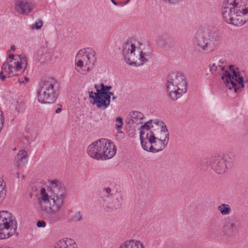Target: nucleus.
<instances>
[{
	"instance_id": "19",
	"label": "nucleus",
	"mask_w": 248,
	"mask_h": 248,
	"mask_svg": "<svg viewBox=\"0 0 248 248\" xmlns=\"http://www.w3.org/2000/svg\"><path fill=\"white\" fill-rule=\"evenodd\" d=\"M28 155L25 150L18 151L15 157V165L17 167L24 166L28 161Z\"/></svg>"
},
{
	"instance_id": "1",
	"label": "nucleus",
	"mask_w": 248,
	"mask_h": 248,
	"mask_svg": "<svg viewBox=\"0 0 248 248\" xmlns=\"http://www.w3.org/2000/svg\"><path fill=\"white\" fill-rule=\"evenodd\" d=\"M36 196L40 210L44 213L51 215L49 217L50 223L61 220L60 216L57 213L62 210L63 206L66 192L58 181L53 180L49 187L38 189Z\"/></svg>"
},
{
	"instance_id": "37",
	"label": "nucleus",
	"mask_w": 248,
	"mask_h": 248,
	"mask_svg": "<svg viewBox=\"0 0 248 248\" xmlns=\"http://www.w3.org/2000/svg\"><path fill=\"white\" fill-rule=\"evenodd\" d=\"M115 5H118V3L115 2L114 0H110Z\"/></svg>"
},
{
	"instance_id": "14",
	"label": "nucleus",
	"mask_w": 248,
	"mask_h": 248,
	"mask_svg": "<svg viewBox=\"0 0 248 248\" xmlns=\"http://www.w3.org/2000/svg\"><path fill=\"white\" fill-rule=\"evenodd\" d=\"M132 65L140 66L147 62L152 55L151 47L148 45H145L136 40L134 49L133 54Z\"/></svg>"
},
{
	"instance_id": "3",
	"label": "nucleus",
	"mask_w": 248,
	"mask_h": 248,
	"mask_svg": "<svg viewBox=\"0 0 248 248\" xmlns=\"http://www.w3.org/2000/svg\"><path fill=\"white\" fill-rule=\"evenodd\" d=\"M210 71L212 72L221 71L222 79L224 84L230 90L233 89L235 92H237L244 87V80L240 75L238 69H235L232 65L225 67L224 65H216L211 63L209 65Z\"/></svg>"
},
{
	"instance_id": "25",
	"label": "nucleus",
	"mask_w": 248,
	"mask_h": 248,
	"mask_svg": "<svg viewBox=\"0 0 248 248\" xmlns=\"http://www.w3.org/2000/svg\"><path fill=\"white\" fill-rule=\"evenodd\" d=\"M218 211H220L221 215L223 216L228 215L231 212V208L227 204L223 203L218 206Z\"/></svg>"
},
{
	"instance_id": "11",
	"label": "nucleus",
	"mask_w": 248,
	"mask_h": 248,
	"mask_svg": "<svg viewBox=\"0 0 248 248\" xmlns=\"http://www.w3.org/2000/svg\"><path fill=\"white\" fill-rule=\"evenodd\" d=\"M56 82L52 78L43 81L40 85L37 99L41 103H52L57 99V92L55 88Z\"/></svg>"
},
{
	"instance_id": "7",
	"label": "nucleus",
	"mask_w": 248,
	"mask_h": 248,
	"mask_svg": "<svg viewBox=\"0 0 248 248\" xmlns=\"http://www.w3.org/2000/svg\"><path fill=\"white\" fill-rule=\"evenodd\" d=\"M27 65V59L23 55L10 54L2 66L0 72V78L4 72L8 74V77H13L23 73Z\"/></svg>"
},
{
	"instance_id": "28",
	"label": "nucleus",
	"mask_w": 248,
	"mask_h": 248,
	"mask_svg": "<svg viewBox=\"0 0 248 248\" xmlns=\"http://www.w3.org/2000/svg\"><path fill=\"white\" fill-rule=\"evenodd\" d=\"M82 215L80 212L75 213L72 217V220L73 222H78L82 220Z\"/></svg>"
},
{
	"instance_id": "35",
	"label": "nucleus",
	"mask_w": 248,
	"mask_h": 248,
	"mask_svg": "<svg viewBox=\"0 0 248 248\" xmlns=\"http://www.w3.org/2000/svg\"><path fill=\"white\" fill-rule=\"evenodd\" d=\"M16 49V47L15 46H12L10 48V50L14 51Z\"/></svg>"
},
{
	"instance_id": "27",
	"label": "nucleus",
	"mask_w": 248,
	"mask_h": 248,
	"mask_svg": "<svg viewBox=\"0 0 248 248\" xmlns=\"http://www.w3.org/2000/svg\"><path fill=\"white\" fill-rule=\"evenodd\" d=\"M104 191L105 192L107 195V199L109 198V197H113L115 194H117V193H114V190L109 187H105Z\"/></svg>"
},
{
	"instance_id": "36",
	"label": "nucleus",
	"mask_w": 248,
	"mask_h": 248,
	"mask_svg": "<svg viewBox=\"0 0 248 248\" xmlns=\"http://www.w3.org/2000/svg\"><path fill=\"white\" fill-rule=\"evenodd\" d=\"M5 78H6V76H5V75H4L0 77V79L3 81H4L5 79Z\"/></svg>"
},
{
	"instance_id": "41",
	"label": "nucleus",
	"mask_w": 248,
	"mask_h": 248,
	"mask_svg": "<svg viewBox=\"0 0 248 248\" xmlns=\"http://www.w3.org/2000/svg\"><path fill=\"white\" fill-rule=\"evenodd\" d=\"M223 62H222L220 61V63H222Z\"/></svg>"
},
{
	"instance_id": "22",
	"label": "nucleus",
	"mask_w": 248,
	"mask_h": 248,
	"mask_svg": "<svg viewBox=\"0 0 248 248\" xmlns=\"http://www.w3.org/2000/svg\"><path fill=\"white\" fill-rule=\"evenodd\" d=\"M118 248H145V247L140 241L130 239L124 242Z\"/></svg>"
},
{
	"instance_id": "17",
	"label": "nucleus",
	"mask_w": 248,
	"mask_h": 248,
	"mask_svg": "<svg viewBox=\"0 0 248 248\" xmlns=\"http://www.w3.org/2000/svg\"><path fill=\"white\" fill-rule=\"evenodd\" d=\"M31 0H16L15 9L20 14L28 15L34 8Z\"/></svg>"
},
{
	"instance_id": "2",
	"label": "nucleus",
	"mask_w": 248,
	"mask_h": 248,
	"mask_svg": "<svg viewBox=\"0 0 248 248\" xmlns=\"http://www.w3.org/2000/svg\"><path fill=\"white\" fill-rule=\"evenodd\" d=\"M222 13L227 23L241 26L246 21V16L248 10L242 6L239 0H227L223 6Z\"/></svg>"
},
{
	"instance_id": "10",
	"label": "nucleus",
	"mask_w": 248,
	"mask_h": 248,
	"mask_svg": "<svg viewBox=\"0 0 248 248\" xmlns=\"http://www.w3.org/2000/svg\"><path fill=\"white\" fill-rule=\"evenodd\" d=\"M16 228V222L12 214L7 211H0V239L14 235Z\"/></svg>"
},
{
	"instance_id": "18",
	"label": "nucleus",
	"mask_w": 248,
	"mask_h": 248,
	"mask_svg": "<svg viewBox=\"0 0 248 248\" xmlns=\"http://www.w3.org/2000/svg\"><path fill=\"white\" fill-rule=\"evenodd\" d=\"M122 201L123 197L120 194H115L113 197L106 199L107 202L104 205V209L108 212L117 210L120 207Z\"/></svg>"
},
{
	"instance_id": "38",
	"label": "nucleus",
	"mask_w": 248,
	"mask_h": 248,
	"mask_svg": "<svg viewBox=\"0 0 248 248\" xmlns=\"http://www.w3.org/2000/svg\"><path fill=\"white\" fill-rule=\"evenodd\" d=\"M130 0H126L125 1H124V4L125 5V4H127L129 1H130Z\"/></svg>"
},
{
	"instance_id": "32",
	"label": "nucleus",
	"mask_w": 248,
	"mask_h": 248,
	"mask_svg": "<svg viewBox=\"0 0 248 248\" xmlns=\"http://www.w3.org/2000/svg\"><path fill=\"white\" fill-rule=\"evenodd\" d=\"M46 225V222L42 220V221H38L37 222V226L38 227H45Z\"/></svg>"
},
{
	"instance_id": "40",
	"label": "nucleus",
	"mask_w": 248,
	"mask_h": 248,
	"mask_svg": "<svg viewBox=\"0 0 248 248\" xmlns=\"http://www.w3.org/2000/svg\"><path fill=\"white\" fill-rule=\"evenodd\" d=\"M19 81L20 83H23L24 82V81L23 80L19 79Z\"/></svg>"
},
{
	"instance_id": "6",
	"label": "nucleus",
	"mask_w": 248,
	"mask_h": 248,
	"mask_svg": "<svg viewBox=\"0 0 248 248\" xmlns=\"http://www.w3.org/2000/svg\"><path fill=\"white\" fill-rule=\"evenodd\" d=\"M187 91V83L185 77L180 73L170 75L166 83V92L168 96L176 100Z\"/></svg>"
},
{
	"instance_id": "23",
	"label": "nucleus",
	"mask_w": 248,
	"mask_h": 248,
	"mask_svg": "<svg viewBox=\"0 0 248 248\" xmlns=\"http://www.w3.org/2000/svg\"><path fill=\"white\" fill-rule=\"evenodd\" d=\"M224 230L228 233H234L236 231V223L232 220L226 221L224 225Z\"/></svg>"
},
{
	"instance_id": "29",
	"label": "nucleus",
	"mask_w": 248,
	"mask_h": 248,
	"mask_svg": "<svg viewBox=\"0 0 248 248\" xmlns=\"http://www.w3.org/2000/svg\"><path fill=\"white\" fill-rule=\"evenodd\" d=\"M43 26V21L41 20H38L34 24L32 25V29L39 30Z\"/></svg>"
},
{
	"instance_id": "33",
	"label": "nucleus",
	"mask_w": 248,
	"mask_h": 248,
	"mask_svg": "<svg viewBox=\"0 0 248 248\" xmlns=\"http://www.w3.org/2000/svg\"><path fill=\"white\" fill-rule=\"evenodd\" d=\"M16 175V177L19 179H21V180H23L25 177L24 175L20 174L19 172H17Z\"/></svg>"
},
{
	"instance_id": "21",
	"label": "nucleus",
	"mask_w": 248,
	"mask_h": 248,
	"mask_svg": "<svg viewBox=\"0 0 248 248\" xmlns=\"http://www.w3.org/2000/svg\"><path fill=\"white\" fill-rule=\"evenodd\" d=\"M57 248H78L74 240L70 238H64L57 243Z\"/></svg>"
},
{
	"instance_id": "34",
	"label": "nucleus",
	"mask_w": 248,
	"mask_h": 248,
	"mask_svg": "<svg viewBox=\"0 0 248 248\" xmlns=\"http://www.w3.org/2000/svg\"><path fill=\"white\" fill-rule=\"evenodd\" d=\"M62 110V109L61 108H58L56 110V112L57 113H60Z\"/></svg>"
},
{
	"instance_id": "39",
	"label": "nucleus",
	"mask_w": 248,
	"mask_h": 248,
	"mask_svg": "<svg viewBox=\"0 0 248 248\" xmlns=\"http://www.w3.org/2000/svg\"><path fill=\"white\" fill-rule=\"evenodd\" d=\"M24 78L26 81V82L28 81V78H27L24 77Z\"/></svg>"
},
{
	"instance_id": "31",
	"label": "nucleus",
	"mask_w": 248,
	"mask_h": 248,
	"mask_svg": "<svg viewBox=\"0 0 248 248\" xmlns=\"http://www.w3.org/2000/svg\"><path fill=\"white\" fill-rule=\"evenodd\" d=\"M4 118L3 117L2 112L0 110V132H1L2 128L3 126Z\"/></svg>"
},
{
	"instance_id": "30",
	"label": "nucleus",
	"mask_w": 248,
	"mask_h": 248,
	"mask_svg": "<svg viewBox=\"0 0 248 248\" xmlns=\"http://www.w3.org/2000/svg\"><path fill=\"white\" fill-rule=\"evenodd\" d=\"M157 43L159 46H163L166 44L165 37L163 35H161L158 37L157 39Z\"/></svg>"
},
{
	"instance_id": "24",
	"label": "nucleus",
	"mask_w": 248,
	"mask_h": 248,
	"mask_svg": "<svg viewBox=\"0 0 248 248\" xmlns=\"http://www.w3.org/2000/svg\"><path fill=\"white\" fill-rule=\"evenodd\" d=\"M5 184L2 178L0 177V204L2 203L6 195Z\"/></svg>"
},
{
	"instance_id": "8",
	"label": "nucleus",
	"mask_w": 248,
	"mask_h": 248,
	"mask_svg": "<svg viewBox=\"0 0 248 248\" xmlns=\"http://www.w3.org/2000/svg\"><path fill=\"white\" fill-rule=\"evenodd\" d=\"M95 52L92 48L80 49L75 59V69L79 74L87 75L95 62Z\"/></svg>"
},
{
	"instance_id": "16",
	"label": "nucleus",
	"mask_w": 248,
	"mask_h": 248,
	"mask_svg": "<svg viewBox=\"0 0 248 248\" xmlns=\"http://www.w3.org/2000/svg\"><path fill=\"white\" fill-rule=\"evenodd\" d=\"M136 40H130L125 41L122 46V54L125 61L129 65H132L133 56H135L133 51L134 49Z\"/></svg>"
},
{
	"instance_id": "9",
	"label": "nucleus",
	"mask_w": 248,
	"mask_h": 248,
	"mask_svg": "<svg viewBox=\"0 0 248 248\" xmlns=\"http://www.w3.org/2000/svg\"><path fill=\"white\" fill-rule=\"evenodd\" d=\"M217 35L214 33L198 31L194 39L195 48L200 52L209 53L216 48Z\"/></svg>"
},
{
	"instance_id": "15",
	"label": "nucleus",
	"mask_w": 248,
	"mask_h": 248,
	"mask_svg": "<svg viewBox=\"0 0 248 248\" xmlns=\"http://www.w3.org/2000/svg\"><path fill=\"white\" fill-rule=\"evenodd\" d=\"M144 124H148L150 129L153 131L155 135L157 132L159 131L160 134L155 137L163 142H166V144L167 145L169 140V133L166 127L163 126L164 124L162 122H155L151 120Z\"/></svg>"
},
{
	"instance_id": "12",
	"label": "nucleus",
	"mask_w": 248,
	"mask_h": 248,
	"mask_svg": "<svg viewBox=\"0 0 248 248\" xmlns=\"http://www.w3.org/2000/svg\"><path fill=\"white\" fill-rule=\"evenodd\" d=\"M100 89H98L97 85H95L96 93L89 92V97L93 99V104H96L98 108H107L110 104V98L115 100L116 97L113 93L108 92L111 89L110 86H105L103 84L100 85Z\"/></svg>"
},
{
	"instance_id": "13",
	"label": "nucleus",
	"mask_w": 248,
	"mask_h": 248,
	"mask_svg": "<svg viewBox=\"0 0 248 248\" xmlns=\"http://www.w3.org/2000/svg\"><path fill=\"white\" fill-rule=\"evenodd\" d=\"M234 158L231 154H223L222 156L215 155L211 157L209 165L212 169L218 174H224L231 167Z\"/></svg>"
},
{
	"instance_id": "26",
	"label": "nucleus",
	"mask_w": 248,
	"mask_h": 248,
	"mask_svg": "<svg viewBox=\"0 0 248 248\" xmlns=\"http://www.w3.org/2000/svg\"><path fill=\"white\" fill-rule=\"evenodd\" d=\"M123 124L122 118L121 117H117L115 120V127L118 132L123 133V132L121 131Z\"/></svg>"
},
{
	"instance_id": "20",
	"label": "nucleus",
	"mask_w": 248,
	"mask_h": 248,
	"mask_svg": "<svg viewBox=\"0 0 248 248\" xmlns=\"http://www.w3.org/2000/svg\"><path fill=\"white\" fill-rule=\"evenodd\" d=\"M129 117V123L130 124H141L143 123V121L145 119V117L143 114L138 111H133L130 112Z\"/></svg>"
},
{
	"instance_id": "4",
	"label": "nucleus",
	"mask_w": 248,
	"mask_h": 248,
	"mask_svg": "<svg viewBox=\"0 0 248 248\" xmlns=\"http://www.w3.org/2000/svg\"><path fill=\"white\" fill-rule=\"evenodd\" d=\"M116 149L114 144L109 140L102 139L97 140L87 148V153L92 158L97 160H106L115 155Z\"/></svg>"
},
{
	"instance_id": "5",
	"label": "nucleus",
	"mask_w": 248,
	"mask_h": 248,
	"mask_svg": "<svg viewBox=\"0 0 248 248\" xmlns=\"http://www.w3.org/2000/svg\"><path fill=\"white\" fill-rule=\"evenodd\" d=\"M140 139L142 148L148 152L156 153L163 150L167 144L155 137V134L150 129L148 124L140 126Z\"/></svg>"
}]
</instances>
